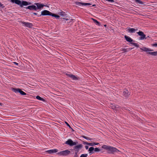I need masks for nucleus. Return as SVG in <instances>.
<instances>
[{
  "label": "nucleus",
  "mask_w": 157,
  "mask_h": 157,
  "mask_svg": "<svg viewBox=\"0 0 157 157\" xmlns=\"http://www.w3.org/2000/svg\"><path fill=\"white\" fill-rule=\"evenodd\" d=\"M109 107L115 110V105L113 104H111L109 105Z\"/></svg>",
  "instance_id": "cd10ccee"
},
{
  "label": "nucleus",
  "mask_w": 157,
  "mask_h": 157,
  "mask_svg": "<svg viewBox=\"0 0 157 157\" xmlns=\"http://www.w3.org/2000/svg\"><path fill=\"white\" fill-rule=\"evenodd\" d=\"M75 155H74V156L75 157H77L78 156V152H75Z\"/></svg>",
  "instance_id": "58836bf2"
},
{
  "label": "nucleus",
  "mask_w": 157,
  "mask_h": 157,
  "mask_svg": "<svg viewBox=\"0 0 157 157\" xmlns=\"http://www.w3.org/2000/svg\"><path fill=\"white\" fill-rule=\"evenodd\" d=\"M104 26H105V27H106V25H104Z\"/></svg>",
  "instance_id": "8fccbe9b"
},
{
  "label": "nucleus",
  "mask_w": 157,
  "mask_h": 157,
  "mask_svg": "<svg viewBox=\"0 0 157 157\" xmlns=\"http://www.w3.org/2000/svg\"><path fill=\"white\" fill-rule=\"evenodd\" d=\"M70 153V151L68 150H66L64 151H60L58 153V154L63 156H67Z\"/></svg>",
  "instance_id": "6e6552de"
},
{
  "label": "nucleus",
  "mask_w": 157,
  "mask_h": 157,
  "mask_svg": "<svg viewBox=\"0 0 157 157\" xmlns=\"http://www.w3.org/2000/svg\"><path fill=\"white\" fill-rule=\"evenodd\" d=\"M51 16L52 17H55L56 18H59L60 17L59 16V15H56L54 13H51Z\"/></svg>",
  "instance_id": "393cba45"
},
{
  "label": "nucleus",
  "mask_w": 157,
  "mask_h": 157,
  "mask_svg": "<svg viewBox=\"0 0 157 157\" xmlns=\"http://www.w3.org/2000/svg\"><path fill=\"white\" fill-rule=\"evenodd\" d=\"M92 19L94 21V22L95 23V24L98 25L100 26V24L99 22L98 21L96 20L95 19L93 18H92Z\"/></svg>",
  "instance_id": "a211bd4d"
},
{
  "label": "nucleus",
  "mask_w": 157,
  "mask_h": 157,
  "mask_svg": "<svg viewBox=\"0 0 157 157\" xmlns=\"http://www.w3.org/2000/svg\"><path fill=\"white\" fill-rule=\"evenodd\" d=\"M34 5L36 6L37 10H40L43 9L44 6H46L45 5L41 4L40 3H34Z\"/></svg>",
  "instance_id": "1a4fd4ad"
},
{
  "label": "nucleus",
  "mask_w": 157,
  "mask_h": 157,
  "mask_svg": "<svg viewBox=\"0 0 157 157\" xmlns=\"http://www.w3.org/2000/svg\"><path fill=\"white\" fill-rule=\"evenodd\" d=\"M95 6V4H94V5H93V6Z\"/></svg>",
  "instance_id": "09e8293b"
},
{
  "label": "nucleus",
  "mask_w": 157,
  "mask_h": 157,
  "mask_svg": "<svg viewBox=\"0 0 157 157\" xmlns=\"http://www.w3.org/2000/svg\"><path fill=\"white\" fill-rule=\"evenodd\" d=\"M36 98L37 99H38V100H41V101H45V100L43 98H41V97H40V96H36Z\"/></svg>",
  "instance_id": "4be33fe9"
},
{
  "label": "nucleus",
  "mask_w": 157,
  "mask_h": 157,
  "mask_svg": "<svg viewBox=\"0 0 157 157\" xmlns=\"http://www.w3.org/2000/svg\"><path fill=\"white\" fill-rule=\"evenodd\" d=\"M94 148L93 147H90L88 150L89 151V154H92L94 153Z\"/></svg>",
  "instance_id": "2eb2a0df"
},
{
  "label": "nucleus",
  "mask_w": 157,
  "mask_h": 157,
  "mask_svg": "<svg viewBox=\"0 0 157 157\" xmlns=\"http://www.w3.org/2000/svg\"><path fill=\"white\" fill-rule=\"evenodd\" d=\"M73 20H74V19H70V20L69 21V22H68V23H71L72 24L73 23V22H72V21Z\"/></svg>",
  "instance_id": "ea45409f"
},
{
  "label": "nucleus",
  "mask_w": 157,
  "mask_h": 157,
  "mask_svg": "<svg viewBox=\"0 0 157 157\" xmlns=\"http://www.w3.org/2000/svg\"><path fill=\"white\" fill-rule=\"evenodd\" d=\"M4 104L0 102V105L1 106H4Z\"/></svg>",
  "instance_id": "79ce46f5"
},
{
  "label": "nucleus",
  "mask_w": 157,
  "mask_h": 157,
  "mask_svg": "<svg viewBox=\"0 0 157 157\" xmlns=\"http://www.w3.org/2000/svg\"><path fill=\"white\" fill-rule=\"evenodd\" d=\"M63 19H65L66 20H68V19L67 18H63Z\"/></svg>",
  "instance_id": "de8ad7c7"
},
{
  "label": "nucleus",
  "mask_w": 157,
  "mask_h": 157,
  "mask_svg": "<svg viewBox=\"0 0 157 157\" xmlns=\"http://www.w3.org/2000/svg\"><path fill=\"white\" fill-rule=\"evenodd\" d=\"M21 23L22 24H23L25 26L29 28H32V26H33L32 23L29 22H25L24 21H21Z\"/></svg>",
  "instance_id": "9b49d317"
},
{
  "label": "nucleus",
  "mask_w": 157,
  "mask_h": 157,
  "mask_svg": "<svg viewBox=\"0 0 157 157\" xmlns=\"http://www.w3.org/2000/svg\"><path fill=\"white\" fill-rule=\"evenodd\" d=\"M11 2L12 3H15L20 6L21 7H23V6H27L31 4V3L26 1H22L21 2L19 0H10Z\"/></svg>",
  "instance_id": "7ed1b4c3"
},
{
  "label": "nucleus",
  "mask_w": 157,
  "mask_h": 157,
  "mask_svg": "<svg viewBox=\"0 0 157 157\" xmlns=\"http://www.w3.org/2000/svg\"><path fill=\"white\" fill-rule=\"evenodd\" d=\"M99 144V143H96L95 142L93 143H89V146H94L95 145H97Z\"/></svg>",
  "instance_id": "5701e85b"
},
{
  "label": "nucleus",
  "mask_w": 157,
  "mask_h": 157,
  "mask_svg": "<svg viewBox=\"0 0 157 157\" xmlns=\"http://www.w3.org/2000/svg\"><path fill=\"white\" fill-rule=\"evenodd\" d=\"M100 151V149L98 148H94V151L95 152H98Z\"/></svg>",
  "instance_id": "473e14b6"
},
{
  "label": "nucleus",
  "mask_w": 157,
  "mask_h": 157,
  "mask_svg": "<svg viewBox=\"0 0 157 157\" xmlns=\"http://www.w3.org/2000/svg\"><path fill=\"white\" fill-rule=\"evenodd\" d=\"M124 37L126 40L127 41L130 42V44H132L136 47H139V45L137 43L132 42H134V41L131 37L126 35L124 36Z\"/></svg>",
  "instance_id": "20e7f679"
},
{
  "label": "nucleus",
  "mask_w": 157,
  "mask_h": 157,
  "mask_svg": "<svg viewBox=\"0 0 157 157\" xmlns=\"http://www.w3.org/2000/svg\"><path fill=\"white\" fill-rule=\"evenodd\" d=\"M140 48L141 50L145 52L151 51H152V50H151V49L145 47H143L142 48Z\"/></svg>",
  "instance_id": "ddd939ff"
},
{
  "label": "nucleus",
  "mask_w": 157,
  "mask_h": 157,
  "mask_svg": "<svg viewBox=\"0 0 157 157\" xmlns=\"http://www.w3.org/2000/svg\"><path fill=\"white\" fill-rule=\"evenodd\" d=\"M59 15L63 17L65 16L66 15V14L63 11L59 12Z\"/></svg>",
  "instance_id": "aec40b11"
},
{
  "label": "nucleus",
  "mask_w": 157,
  "mask_h": 157,
  "mask_svg": "<svg viewBox=\"0 0 157 157\" xmlns=\"http://www.w3.org/2000/svg\"><path fill=\"white\" fill-rule=\"evenodd\" d=\"M121 108V106L117 105H115V110H117L118 109H119Z\"/></svg>",
  "instance_id": "c756f323"
},
{
  "label": "nucleus",
  "mask_w": 157,
  "mask_h": 157,
  "mask_svg": "<svg viewBox=\"0 0 157 157\" xmlns=\"http://www.w3.org/2000/svg\"><path fill=\"white\" fill-rule=\"evenodd\" d=\"M58 151V150L57 149H52L49 150L48 151H46V152L49 154H52L53 153H56Z\"/></svg>",
  "instance_id": "f8f14e48"
},
{
  "label": "nucleus",
  "mask_w": 157,
  "mask_h": 157,
  "mask_svg": "<svg viewBox=\"0 0 157 157\" xmlns=\"http://www.w3.org/2000/svg\"><path fill=\"white\" fill-rule=\"evenodd\" d=\"M136 33L139 36H140V37L139 38V40H143L146 39V35L144 34L143 32L140 31L138 32H137Z\"/></svg>",
  "instance_id": "0eeeda50"
},
{
  "label": "nucleus",
  "mask_w": 157,
  "mask_h": 157,
  "mask_svg": "<svg viewBox=\"0 0 157 157\" xmlns=\"http://www.w3.org/2000/svg\"><path fill=\"white\" fill-rule=\"evenodd\" d=\"M91 5V4H90V3H83V6H86L90 5Z\"/></svg>",
  "instance_id": "72a5a7b5"
},
{
  "label": "nucleus",
  "mask_w": 157,
  "mask_h": 157,
  "mask_svg": "<svg viewBox=\"0 0 157 157\" xmlns=\"http://www.w3.org/2000/svg\"><path fill=\"white\" fill-rule=\"evenodd\" d=\"M5 7V6L3 4H2L1 2H0V8L2 7L3 8Z\"/></svg>",
  "instance_id": "f704fd0d"
},
{
  "label": "nucleus",
  "mask_w": 157,
  "mask_h": 157,
  "mask_svg": "<svg viewBox=\"0 0 157 157\" xmlns=\"http://www.w3.org/2000/svg\"><path fill=\"white\" fill-rule=\"evenodd\" d=\"M51 12L46 10H44L41 12V14L38 15L37 16L38 17H40L41 16H51Z\"/></svg>",
  "instance_id": "39448f33"
},
{
  "label": "nucleus",
  "mask_w": 157,
  "mask_h": 157,
  "mask_svg": "<svg viewBox=\"0 0 157 157\" xmlns=\"http://www.w3.org/2000/svg\"><path fill=\"white\" fill-rule=\"evenodd\" d=\"M65 124H67V125L68 126L69 128H71L72 129V128L71 127V126H70V125L66 122H65Z\"/></svg>",
  "instance_id": "4c0bfd02"
},
{
  "label": "nucleus",
  "mask_w": 157,
  "mask_h": 157,
  "mask_svg": "<svg viewBox=\"0 0 157 157\" xmlns=\"http://www.w3.org/2000/svg\"><path fill=\"white\" fill-rule=\"evenodd\" d=\"M122 95L126 98H127L130 95V93L127 89H124L123 90Z\"/></svg>",
  "instance_id": "423d86ee"
},
{
  "label": "nucleus",
  "mask_w": 157,
  "mask_h": 157,
  "mask_svg": "<svg viewBox=\"0 0 157 157\" xmlns=\"http://www.w3.org/2000/svg\"><path fill=\"white\" fill-rule=\"evenodd\" d=\"M19 93L22 95H25L26 94L22 91L21 89H20Z\"/></svg>",
  "instance_id": "c85d7f7f"
},
{
  "label": "nucleus",
  "mask_w": 157,
  "mask_h": 157,
  "mask_svg": "<svg viewBox=\"0 0 157 157\" xmlns=\"http://www.w3.org/2000/svg\"><path fill=\"white\" fill-rule=\"evenodd\" d=\"M25 8L31 10L37 11L36 6L34 4L31 6H29L26 7Z\"/></svg>",
  "instance_id": "9d476101"
},
{
  "label": "nucleus",
  "mask_w": 157,
  "mask_h": 157,
  "mask_svg": "<svg viewBox=\"0 0 157 157\" xmlns=\"http://www.w3.org/2000/svg\"><path fill=\"white\" fill-rule=\"evenodd\" d=\"M66 75L67 76L69 77L70 78H72V76L73 75L72 74H66Z\"/></svg>",
  "instance_id": "2f4dec72"
},
{
  "label": "nucleus",
  "mask_w": 157,
  "mask_h": 157,
  "mask_svg": "<svg viewBox=\"0 0 157 157\" xmlns=\"http://www.w3.org/2000/svg\"><path fill=\"white\" fill-rule=\"evenodd\" d=\"M135 29L134 28H129L128 29V31L130 33H133L135 32Z\"/></svg>",
  "instance_id": "412c9836"
},
{
  "label": "nucleus",
  "mask_w": 157,
  "mask_h": 157,
  "mask_svg": "<svg viewBox=\"0 0 157 157\" xmlns=\"http://www.w3.org/2000/svg\"><path fill=\"white\" fill-rule=\"evenodd\" d=\"M135 32H136V31H137L138 29H135Z\"/></svg>",
  "instance_id": "49530a36"
},
{
  "label": "nucleus",
  "mask_w": 157,
  "mask_h": 157,
  "mask_svg": "<svg viewBox=\"0 0 157 157\" xmlns=\"http://www.w3.org/2000/svg\"><path fill=\"white\" fill-rule=\"evenodd\" d=\"M110 2H115V1L113 0H110Z\"/></svg>",
  "instance_id": "a18cd8bd"
},
{
  "label": "nucleus",
  "mask_w": 157,
  "mask_h": 157,
  "mask_svg": "<svg viewBox=\"0 0 157 157\" xmlns=\"http://www.w3.org/2000/svg\"><path fill=\"white\" fill-rule=\"evenodd\" d=\"M71 79L73 80H77L79 79V77H76L75 75H73Z\"/></svg>",
  "instance_id": "6ab92c4d"
},
{
  "label": "nucleus",
  "mask_w": 157,
  "mask_h": 157,
  "mask_svg": "<svg viewBox=\"0 0 157 157\" xmlns=\"http://www.w3.org/2000/svg\"><path fill=\"white\" fill-rule=\"evenodd\" d=\"M135 1L141 5L143 4V2L140 0H135Z\"/></svg>",
  "instance_id": "bb28decb"
},
{
  "label": "nucleus",
  "mask_w": 157,
  "mask_h": 157,
  "mask_svg": "<svg viewBox=\"0 0 157 157\" xmlns=\"http://www.w3.org/2000/svg\"><path fill=\"white\" fill-rule=\"evenodd\" d=\"M20 89L19 88H12V90L16 93H19Z\"/></svg>",
  "instance_id": "dca6fc26"
},
{
  "label": "nucleus",
  "mask_w": 157,
  "mask_h": 157,
  "mask_svg": "<svg viewBox=\"0 0 157 157\" xmlns=\"http://www.w3.org/2000/svg\"><path fill=\"white\" fill-rule=\"evenodd\" d=\"M33 14L35 15H37V13H33Z\"/></svg>",
  "instance_id": "c03bdc74"
},
{
  "label": "nucleus",
  "mask_w": 157,
  "mask_h": 157,
  "mask_svg": "<svg viewBox=\"0 0 157 157\" xmlns=\"http://www.w3.org/2000/svg\"><path fill=\"white\" fill-rule=\"evenodd\" d=\"M133 48H121V51L123 52H128L129 51L131 50Z\"/></svg>",
  "instance_id": "4468645a"
},
{
  "label": "nucleus",
  "mask_w": 157,
  "mask_h": 157,
  "mask_svg": "<svg viewBox=\"0 0 157 157\" xmlns=\"http://www.w3.org/2000/svg\"><path fill=\"white\" fill-rule=\"evenodd\" d=\"M101 147L108 151V152L109 154H114V152H117L119 151V150H118L116 147H112L109 146H107L106 145H103Z\"/></svg>",
  "instance_id": "f03ea898"
},
{
  "label": "nucleus",
  "mask_w": 157,
  "mask_h": 157,
  "mask_svg": "<svg viewBox=\"0 0 157 157\" xmlns=\"http://www.w3.org/2000/svg\"><path fill=\"white\" fill-rule=\"evenodd\" d=\"M82 137L83 138L86 139L87 140H92V139L91 138H90V137H87L85 136H82Z\"/></svg>",
  "instance_id": "a878e982"
},
{
  "label": "nucleus",
  "mask_w": 157,
  "mask_h": 157,
  "mask_svg": "<svg viewBox=\"0 0 157 157\" xmlns=\"http://www.w3.org/2000/svg\"><path fill=\"white\" fill-rule=\"evenodd\" d=\"M75 5H78L79 6H81V5L83 6V3L79 2H75Z\"/></svg>",
  "instance_id": "b1692460"
},
{
  "label": "nucleus",
  "mask_w": 157,
  "mask_h": 157,
  "mask_svg": "<svg viewBox=\"0 0 157 157\" xmlns=\"http://www.w3.org/2000/svg\"><path fill=\"white\" fill-rule=\"evenodd\" d=\"M82 143L84 144L89 145V143H88L87 142H86L83 141L82 142Z\"/></svg>",
  "instance_id": "e433bc0d"
},
{
  "label": "nucleus",
  "mask_w": 157,
  "mask_h": 157,
  "mask_svg": "<svg viewBox=\"0 0 157 157\" xmlns=\"http://www.w3.org/2000/svg\"><path fill=\"white\" fill-rule=\"evenodd\" d=\"M85 147L86 149L87 150L88 149L89 147L88 146L86 145L85 146Z\"/></svg>",
  "instance_id": "a19ab883"
},
{
  "label": "nucleus",
  "mask_w": 157,
  "mask_h": 157,
  "mask_svg": "<svg viewBox=\"0 0 157 157\" xmlns=\"http://www.w3.org/2000/svg\"><path fill=\"white\" fill-rule=\"evenodd\" d=\"M149 37V36H147V37H146V39L147 38V37Z\"/></svg>",
  "instance_id": "3c124183"
},
{
  "label": "nucleus",
  "mask_w": 157,
  "mask_h": 157,
  "mask_svg": "<svg viewBox=\"0 0 157 157\" xmlns=\"http://www.w3.org/2000/svg\"><path fill=\"white\" fill-rule=\"evenodd\" d=\"M13 63L17 65H18V63L16 62H14Z\"/></svg>",
  "instance_id": "37998d69"
},
{
  "label": "nucleus",
  "mask_w": 157,
  "mask_h": 157,
  "mask_svg": "<svg viewBox=\"0 0 157 157\" xmlns=\"http://www.w3.org/2000/svg\"><path fill=\"white\" fill-rule=\"evenodd\" d=\"M151 46L152 47H157V43L151 44Z\"/></svg>",
  "instance_id": "c9c22d12"
},
{
  "label": "nucleus",
  "mask_w": 157,
  "mask_h": 157,
  "mask_svg": "<svg viewBox=\"0 0 157 157\" xmlns=\"http://www.w3.org/2000/svg\"><path fill=\"white\" fill-rule=\"evenodd\" d=\"M78 143L77 141L73 142L72 140L69 139L65 142V144L69 145L70 146L72 147L75 145L73 147L74 150L75 152L78 153L80 150H81L83 147V145L82 144H79L76 145Z\"/></svg>",
  "instance_id": "f257e3e1"
},
{
  "label": "nucleus",
  "mask_w": 157,
  "mask_h": 157,
  "mask_svg": "<svg viewBox=\"0 0 157 157\" xmlns=\"http://www.w3.org/2000/svg\"><path fill=\"white\" fill-rule=\"evenodd\" d=\"M147 53L153 56H157V51L151 52H148Z\"/></svg>",
  "instance_id": "f3484780"
},
{
  "label": "nucleus",
  "mask_w": 157,
  "mask_h": 157,
  "mask_svg": "<svg viewBox=\"0 0 157 157\" xmlns=\"http://www.w3.org/2000/svg\"><path fill=\"white\" fill-rule=\"evenodd\" d=\"M88 156V154H82L81 155L80 157H87Z\"/></svg>",
  "instance_id": "7c9ffc66"
}]
</instances>
